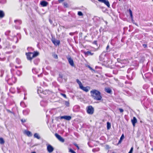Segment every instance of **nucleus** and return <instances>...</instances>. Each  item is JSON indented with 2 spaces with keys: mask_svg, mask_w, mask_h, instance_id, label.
<instances>
[{
  "mask_svg": "<svg viewBox=\"0 0 153 153\" xmlns=\"http://www.w3.org/2000/svg\"><path fill=\"white\" fill-rule=\"evenodd\" d=\"M91 96L94 100H100L102 98L100 92L94 89L90 91Z\"/></svg>",
  "mask_w": 153,
  "mask_h": 153,
  "instance_id": "nucleus-1",
  "label": "nucleus"
},
{
  "mask_svg": "<svg viewBox=\"0 0 153 153\" xmlns=\"http://www.w3.org/2000/svg\"><path fill=\"white\" fill-rule=\"evenodd\" d=\"M25 55L28 60L31 61L34 58L37 56L38 55V52L34 51L33 53L29 52L26 53Z\"/></svg>",
  "mask_w": 153,
  "mask_h": 153,
  "instance_id": "nucleus-2",
  "label": "nucleus"
},
{
  "mask_svg": "<svg viewBox=\"0 0 153 153\" xmlns=\"http://www.w3.org/2000/svg\"><path fill=\"white\" fill-rule=\"evenodd\" d=\"M76 82L77 83L79 84V88L83 90L86 92H87L89 91V90L90 89L89 87L88 86H83L81 82L78 79H76Z\"/></svg>",
  "mask_w": 153,
  "mask_h": 153,
  "instance_id": "nucleus-3",
  "label": "nucleus"
},
{
  "mask_svg": "<svg viewBox=\"0 0 153 153\" xmlns=\"http://www.w3.org/2000/svg\"><path fill=\"white\" fill-rule=\"evenodd\" d=\"M87 111L88 113L92 114L94 113V108L91 106H89L87 108Z\"/></svg>",
  "mask_w": 153,
  "mask_h": 153,
  "instance_id": "nucleus-4",
  "label": "nucleus"
},
{
  "mask_svg": "<svg viewBox=\"0 0 153 153\" xmlns=\"http://www.w3.org/2000/svg\"><path fill=\"white\" fill-rule=\"evenodd\" d=\"M47 150L49 153H51L53 151L54 148L51 145L48 144L47 145Z\"/></svg>",
  "mask_w": 153,
  "mask_h": 153,
  "instance_id": "nucleus-5",
  "label": "nucleus"
},
{
  "mask_svg": "<svg viewBox=\"0 0 153 153\" xmlns=\"http://www.w3.org/2000/svg\"><path fill=\"white\" fill-rule=\"evenodd\" d=\"M55 136L60 142L63 143L65 141V140L60 135L56 133L55 134Z\"/></svg>",
  "mask_w": 153,
  "mask_h": 153,
  "instance_id": "nucleus-6",
  "label": "nucleus"
},
{
  "mask_svg": "<svg viewBox=\"0 0 153 153\" xmlns=\"http://www.w3.org/2000/svg\"><path fill=\"white\" fill-rule=\"evenodd\" d=\"M99 2L104 3L108 7H109L110 6L109 3L107 0H98Z\"/></svg>",
  "mask_w": 153,
  "mask_h": 153,
  "instance_id": "nucleus-7",
  "label": "nucleus"
},
{
  "mask_svg": "<svg viewBox=\"0 0 153 153\" xmlns=\"http://www.w3.org/2000/svg\"><path fill=\"white\" fill-rule=\"evenodd\" d=\"M60 119H64L67 120H70L71 119V117L70 116L65 115L60 117Z\"/></svg>",
  "mask_w": 153,
  "mask_h": 153,
  "instance_id": "nucleus-8",
  "label": "nucleus"
},
{
  "mask_svg": "<svg viewBox=\"0 0 153 153\" xmlns=\"http://www.w3.org/2000/svg\"><path fill=\"white\" fill-rule=\"evenodd\" d=\"M134 75V73H131L127 75L126 76L127 78L129 80H131L133 78V77Z\"/></svg>",
  "mask_w": 153,
  "mask_h": 153,
  "instance_id": "nucleus-9",
  "label": "nucleus"
},
{
  "mask_svg": "<svg viewBox=\"0 0 153 153\" xmlns=\"http://www.w3.org/2000/svg\"><path fill=\"white\" fill-rule=\"evenodd\" d=\"M67 59L68 61V62L72 66H74V62L73 60L71 58V57H68L67 58Z\"/></svg>",
  "mask_w": 153,
  "mask_h": 153,
  "instance_id": "nucleus-10",
  "label": "nucleus"
},
{
  "mask_svg": "<svg viewBox=\"0 0 153 153\" xmlns=\"http://www.w3.org/2000/svg\"><path fill=\"white\" fill-rule=\"evenodd\" d=\"M24 134L27 135L29 137H31L32 136V134L30 131L25 130L24 131Z\"/></svg>",
  "mask_w": 153,
  "mask_h": 153,
  "instance_id": "nucleus-11",
  "label": "nucleus"
},
{
  "mask_svg": "<svg viewBox=\"0 0 153 153\" xmlns=\"http://www.w3.org/2000/svg\"><path fill=\"white\" fill-rule=\"evenodd\" d=\"M40 4L42 7H45L48 5V3L46 1H43L40 2Z\"/></svg>",
  "mask_w": 153,
  "mask_h": 153,
  "instance_id": "nucleus-12",
  "label": "nucleus"
},
{
  "mask_svg": "<svg viewBox=\"0 0 153 153\" xmlns=\"http://www.w3.org/2000/svg\"><path fill=\"white\" fill-rule=\"evenodd\" d=\"M85 55L87 56H92L94 55V53L90 51H85L84 52Z\"/></svg>",
  "mask_w": 153,
  "mask_h": 153,
  "instance_id": "nucleus-13",
  "label": "nucleus"
},
{
  "mask_svg": "<svg viewBox=\"0 0 153 153\" xmlns=\"http://www.w3.org/2000/svg\"><path fill=\"white\" fill-rule=\"evenodd\" d=\"M131 122L134 126H135V124L137 123V119L135 117H133V119L131 120Z\"/></svg>",
  "mask_w": 153,
  "mask_h": 153,
  "instance_id": "nucleus-14",
  "label": "nucleus"
},
{
  "mask_svg": "<svg viewBox=\"0 0 153 153\" xmlns=\"http://www.w3.org/2000/svg\"><path fill=\"white\" fill-rule=\"evenodd\" d=\"M53 43L56 45H58L60 44V41L59 40H53L52 41Z\"/></svg>",
  "mask_w": 153,
  "mask_h": 153,
  "instance_id": "nucleus-15",
  "label": "nucleus"
},
{
  "mask_svg": "<svg viewBox=\"0 0 153 153\" xmlns=\"http://www.w3.org/2000/svg\"><path fill=\"white\" fill-rule=\"evenodd\" d=\"M32 71L33 73L34 74H37L38 73V69L37 68H33L32 69Z\"/></svg>",
  "mask_w": 153,
  "mask_h": 153,
  "instance_id": "nucleus-16",
  "label": "nucleus"
},
{
  "mask_svg": "<svg viewBox=\"0 0 153 153\" xmlns=\"http://www.w3.org/2000/svg\"><path fill=\"white\" fill-rule=\"evenodd\" d=\"M105 91L108 93L110 94L111 92V89L109 88H105Z\"/></svg>",
  "mask_w": 153,
  "mask_h": 153,
  "instance_id": "nucleus-17",
  "label": "nucleus"
},
{
  "mask_svg": "<svg viewBox=\"0 0 153 153\" xmlns=\"http://www.w3.org/2000/svg\"><path fill=\"white\" fill-rule=\"evenodd\" d=\"M50 91L48 90H45L43 91V93L45 95H47L49 94L50 93Z\"/></svg>",
  "mask_w": 153,
  "mask_h": 153,
  "instance_id": "nucleus-18",
  "label": "nucleus"
},
{
  "mask_svg": "<svg viewBox=\"0 0 153 153\" xmlns=\"http://www.w3.org/2000/svg\"><path fill=\"white\" fill-rule=\"evenodd\" d=\"M4 16V14L3 11L0 10V18H2Z\"/></svg>",
  "mask_w": 153,
  "mask_h": 153,
  "instance_id": "nucleus-19",
  "label": "nucleus"
},
{
  "mask_svg": "<svg viewBox=\"0 0 153 153\" xmlns=\"http://www.w3.org/2000/svg\"><path fill=\"white\" fill-rule=\"evenodd\" d=\"M4 142H5L3 139L2 137H0V143L3 144L4 143Z\"/></svg>",
  "mask_w": 153,
  "mask_h": 153,
  "instance_id": "nucleus-20",
  "label": "nucleus"
},
{
  "mask_svg": "<svg viewBox=\"0 0 153 153\" xmlns=\"http://www.w3.org/2000/svg\"><path fill=\"white\" fill-rule=\"evenodd\" d=\"M131 73H134L132 71V69L131 68H128L127 71V73L128 74H131Z\"/></svg>",
  "mask_w": 153,
  "mask_h": 153,
  "instance_id": "nucleus-21",
  "label": "nucleus"
},
{
  "mask_svg": "<svg viewBox=\"0 0 153 153\" xmlns=\"http://www.w3.org/2000/svg\"><path fill=\"white\" fill-rule=\"evenodd\" d=\"M129 12L131 19L132 20H133V16L132 15V12L130 9H129Z\"/></svg>",
  "mask_w": 153,
  "mask_h": 153,
  "instance_id": "nucleus-22",
  "label": "nucleus"
},
{
  "mask_svg": "<svg viewBox=\"0 0 153 153\" xmlns=\"http://www.w3.org/2000/svg\"><path fill=\"white\" fill-rule=\"evenodd\" d=\"M107 128L108 129L110 128L111 127V124L110 123L108 122H107Z\"/></svg>",
  "mask_w": 153,
  "mask_h": 153,
  "instance_id": "nucleus-23",
  "label": "nucleus"
},
{
  "mask_svg": "<svg viewBox=\"0 0 153 153\" xmlns=\"http://www.w3.org/2000/svg\"><path fill=\"white\" fill-rule=\"evenodd\" d=\"M16 74L18 76H20L21 74V71L19 70H17L16 71Z\"/></svg>",
  "mask_w": 153,
  "mask_h": 153,
  "instance_id": "nucleus-24",
  "label": "nucleus"
},
{
  "mask_svg": "<svg viewBox=\"0 0 153 153\" xmlns=\"http://www.w3.org/2000/svg\"><path fill=\"white\" fill-rule=\"evenodd\" d=\"M149 88V86L146 84L144 85L143 86V88L144 89H146Z\"/></svg>",
  "mask_w": 153,
  "mask_h": 153,
  "instance_id": "nucleus-25",
  "label": "nucleus"
},
{
  "mask_svg": "<svg viewBox=\"0 0 153 153\" xmlns=\"http://www.w3.org/2000/svg\"><path fill=\"white\" fill-rule=\"evenodd\" d=\"M77 14L80 16H82L83 15L81 11H78Z\"/></svg>",
  "mask_w": 153,
  "mask_h": 153,
  "instance_id": "nucleus-26",
  "label": "nucleus"
},
{
  "mask_svg": "<svg viewBox=\"0 0 153 153\" xmlns=\"http://www.w3.org/2000/svg\"><path fill=\"white\" fill-rule=\"evenodd\" d=\"M69 152L71 153H76L73 149H70L69 150Z\"/></svg>",
  "mask_w": 153,
  "mask_h": 153,
  "instance_id": "nucleus-27",
  "label": "nucleus"
},
{
  "mask_svg": "<svg viewBox=\"0 0 153 153\" xmlns=\"http://www.w3.org/2000/svg\"><path fill=\"white\" fill-rule=\"evenodd\" d=\"M63 78V76L61 74H60L59 75V77L58 78V79H62Z\"/></svg>",
  "mask_w": 153,
  "mask_h": 153,
  "instance_id": "nucleus-28",
  "label": "nucleus"
},
{
  "mask_svg": "<svg viewBox=\"0 0 153 153\" xmlns=\"http://www.w3.org/2000/svg\"><path fill=\"white\" fill-rule=\"evenodd\" d=\"M65 104L66 105V106H69V103L68 101H65Z\"/></svg>",
  "mask_w": 153,
  "mask_h": 153,
  "instance_id": "nucleus-29",
  "label": "nucleus"
},
{
  "mask_svg": "<svg viewBox=\"0 0 153 153\" xmlns=\"http://www.w3.org/2000/svg\"><path fill=\"white\" fill-rule=\"evenodd\" d=\"M34 137H36L37 139H38V135L37 133H35L34 134Z\"/></svg>",
  "mask_w": 153,
  "mask_h": 153,
  "instance_id": "nucleus-30",
  "label": "nucleus"
},
{
  "mask_svg": "<svg viewBox=\"0 0 153 153\" xmlns=\"http://www.w3.org/2000/svg\"><path fill=\"white\" fill-rule=\"evenodd\" d=\"M133 147H132L128 153H132L133 151Z\"/></svg>",
  "mask_w": 153,
  "mask_h": 153,
  "instance_id": "nucleus-31",
  "label": "nucleus"
},
{
  "mask_svg": "<svg viewBox=\"0 0 153 153\" xmlns=\"http://www.w3.org/2000/svg\"><path fill=\"white\" fill-rule=\"evenodd\" d=\"M124 137V135L123 134L120 138V140L119 141V143L120 140H122Z\"/></svg>",
  "mask_w": 153,
  "mask_h": 153,
  "instance_id": "nucleus-32",
  "label": "nucleus"
},
{
  "mask_svg": "<svg viewBox=\"0 0 153 153\" xmlns=\"http://www.w3.org/2000/svg\"><path fill=\"white\" fill-rule=\"evenodd\" d=\"M61 94L62 96L65 98H67L66 96V95L65 94H63V93H61Z\"/></svg>",
  "mask_w": 153,
  "mask_h": 153,
  "instance_id": "nucleus-33",
  "label": "nucleus"
},
{
  "mask_svg": "<svg viewBox=\"0 0 153 153\" xmlns=\"http://www.w3.org/2000/svg\"><path fill=\"white\" fill-rule=\"evenodd\" d=\"M119 111H120V112L121 113H122L123 111V110L121 108H119Z\"/></svg>",
  "mask_w": 153,
  "mask_h": 153,
  "instance_id": "nucleus-34",
  "label": "nucleus"
},
{
  "mask_svg": "<svg viewBox=\"0 0 153 153\" xmlns=\"http://www.w3.org/2000/svg\"><path fill=\"white\" fill-rule=\"evenodd\" d=\"M125 83L126 84L129 83V84H130L131 85V82H128V81H125Z\"/></svg>",
  "mask_w": 153,
  "mask_h": 153,
  "instance_id": "nucleus-35",
  "label": "nucleus"
},
{
  "mask_svg": "<svg viewBox=\"0 0 153 153\" xmlns=\"http://www.w3.org/2000/svg\"><path fill=\"white\" fill-rule=\"evenodd\" d=\"M109 48V46L108 45L106 48V49L107 51H110V50H108V48Z\"/></svg>",
  "mask_w": 153,
  "mask_h": 153,
  "instance_id": "nucleus-36",
  "label": "nucleus"
},
{
  "mask_svg": "<svg viewBox=\"0 0 153 153\" xmlns=\"http://www.w3.org/2000/svg\"><path fill=\"white\" fill-rule=\"evenodd\" d=\"M21 121L22 123H24L26 122V120L25 119H22L21 120Z\"/></svg>",
  "mask_w": 153,
  "mask_h": 153,
  "instance_id": "nucleus-37",
  "label": "nucleus"
},
{
  "mask_svg": "<svg viewBox=\"0 0 153 153\" xmlns=\"http://www.w3.org/2000/svg\"><path fill=\"white\" fill-rule=\"evenodd\" d=\"M97 41H94L93 42V43L95 45H97Z\"/></svg>",
  "mask_w": 153,
  "mask_h": 153,
  "instance_id": "nucleus-38",
  "label": "nucleus"
},
{
  "mask_svg": "<svg viewBox=\"0 0 153 153\" xmlns=\"http://www.w3.org/2000/svg\"><path fill=\"white\" fill-rule=\"evenodd\" d=\"M54 58L56 59H57L58 58V56L57 55H54Z\"/></svg>",
  "mask_w": 153,
  "mask_h": 153,
  "instance_id": "nucleus-39",
  "label": "nucleus"
},
{
  "mask_svg": "<svg viewBox=\"0 0 153 153\" xmlns=\"http://www.w3.org/2000/svg\"><path fill=\"white\" fill-rule=\"evenodd\" d=\"M7 111L8 112H9L10 113H12V112L10 110H9V109H7Z\"/></svg>",
  "mask_w": 153,
  "mask_h": 153,
  "instance_id": "nucleus-40",
  "label": "nucleus"
},
{
  "mask_svg": "<svg viewBox=\"0 0 153 153\" xmlns=\"http://www.w3.org/2000/svg\"><path fill=\"white\" fill-rule=\"evenodd\" d=\"M67 5L68 4L67 3H64V6H65V7H67Z\"/></svg>",
  "mask_w": 153,
  "mask_h": 153,
  "instance_id": "nucleus-41",
  "label": "nucleus"
},
{
  "mask_svg": "<svg viewBox=\"0 0 153 153\" xmlns=\"http://www.w3.org/2000/svg\"><path fill=\"white\" fill-rule=\"evenodd\" d=\"M89 68L91 70H93V69L89 66H88Z\"/></svg>",
  "mask_w": 153,
  "mask_h": 153,
  "instance_id": "nucleus-42",
  "label": "nucleus"
},
{
  "mask_svg": "<svg viewBox=\"0 0 153 153\" xmlns=\"http://www.w3.org/2000/svg\"><path fill=\"white\" fill-rule=\"evenodd\" d=\"M143 47H144L145 48H146V47H147L146 45H143Z\"/></svg>",
  "mask_w": 153,
  "mask_h": 153,
  "instance_id": "nucleus-43",
  "label": "nucleus"
},
{
  "mask_svg": "<svg viewBox=\"0 0 153 153\" xmlns=\"http://www.w3.org/2000/svg\"><path fill=\"white\" fill-rule=\"evenodd\" d=\"M73 33H69V34L71 35H73Z\"/></svg>",
  "mask_w": 153,
  "mask_h": 153,
  "instance_id": "nucleus-44",
  "label": "nucleus"
},
{
  "mask_svg": "<svg viewBox=\"0 0 153 153\" xmlns=\"http://www.w3.org/2000/svg\"><path fill=\"white\" fill-rule=\"evenodd\" d=\"M92 151H93V152H95V149H92Z\"/></svg>",
  "mask_w": 153,
  "mask_h": 153,
  "instance_id": "nucleus-45",
  "label": "nucleus"
},
{
  "mask_svg": "<svg viewBox=\"0 0 153 153\" xmlns=\"http://www.w3.org/2000/svg\"><path fill=\"white\" fill-rule=\"evenodd\" d=\"M58 1H64V0H58Z\"/></svg>",
  "mask_w": 153,
  "mask_h": 153,
  "instance_id": "nucleus-46",
  "label": "nucleus"
},
{
  "mask_svg": "<svg viewBox=\"0 0 153 153\" xmlns=\"http://www.w3.org/2000/svg\"><path fill=\"white\" fill-rule=\"evenodd\" d=\"M49 21H50V22L51 24L52 23V20H49Z\"/></svg>",
  "mask_w": 153,
  "mask_h": 153,
  "instance_id": "nucleus-47",
  "label": "nucleus"
},
{
  "mask_svg": "<svg viewBox=\"0 0 153 153\" xmlns=\"http://www.w3.org/2000/svg\"><path fill=\"white\" fill-rule=\"evenodd\" d=\"M91 1L94 2H95V1L94 0H91Z\"/></svg>",
  "mask_w": 153,
  "mask_h": 153,
  "instance_id": "nucleus-48",
  "label": "nucleus"
},
{
  "mask_svg": "<svg viewBox=\"0 0 153 153\" xmlns=\"http://www.w3.org/2000/svg\"><path fill=\"white\" fill-rule=\"evenodd\" d=\"M151 150L152 151H153V147L151 149Z\"/></svg>",
  "mask_w": 153,
  "mask_h": 153,
  "instance_id": "nucleus-49",
  "label": "nucleus"
},
{
  "mask_svg": "<svg viewBox=\"0 0 153 153\" xmlns=\"http://www.w3.org/2000/svg\"><path fill=\"white\" fill-rule=\"evenodd\" d=\"M77 107H78V106H75L74 107V108H76V107H77Z\"/></svg>",
  "mask_w": 153,
  "mask_h": 153,
  "instance_id": "nucleus-50",
  "label": "nucleus"
},
{
  "mask_svg": "<svg viewBox=\"0 0 153 153\" xmlns=\"http://www.w3.org/2000/svg\"><path fill=\"white\" fill-rule=\"evenodd\" d=\"M31 153H36V152H31Z\"/></svg>",
  "mask_w": 153,
  "mask_h": 153,
  "instance_id": "nucleus-51",
  "label": "nucleus"
},
{
  "mask_svg": "<svg viewBox=\"0 0 153 153\" xmlns=\"http://www.w3.org/2000/svg\"><path fill=\"white\" fill-rule=\"evenodd\" d=\"M76 147H77L78 149H79V147L78 146H77H77H76Z\"/></svg>",
  "mask_w": 153,
  "mask_h": 153,
  "instance_id": "nucleus-52",
  "label": "nucleus"
},
{
  "mask_svg": "<svg viewBox=\"0 0 153 153\" xmlns=\"http://www.w3.org/2000/svg\"><path fill=\"white\" fill-rule=\"evenodd\" d=\"M112 153H115V152H112Z\"/></svg>",
  "mask_w": 153,
  "mask_h": 153,
  "instance_id": "nucleus-53",
  "label": "nucleus"
},
{
  "mask_svg": "<svg viewBox=\"0 0 153 153\" xmlns=\"http://www.w3.org/2000/svg\"><path fill=\"white\" fill-rule=\"evenodd\" d=\"M15 68H18V67H17L16 66H15Z\"/></svg>",
  "mask_w": 153,
  "mask_h": 153,
  "instance_id": "nucleus-54",
  "label": "nucleus"
},
{
  "mask_svg": "<svg viewBox=\"0 0 153 153\" xmlns=\"http://www.w3.org/2000/svg\"><path fill=\"white\" fill-rule=\"evenodd\" d=\"M39 139H40V137H39Z\"/></svg>",
  "mask_w": 153,
  "mask_h": 153,
  "instance_id": "nucleus-55",
  "label": "nucleus"
},
{
  "mask_svg": "<svg viewBox=\"0 0 153 153\" xmlns=\"http://www.w3.org/2000/svg\"><path fill=\"white\" fill-rule=\"evenodd\" d=\"M152 0V1H153V0Z\"/></svg>",
  "mask_w": 153,
  "mask_h": 153,
  "instance_id": "nucleus-56",
  "label": "nucleus"
}]
</instances>
